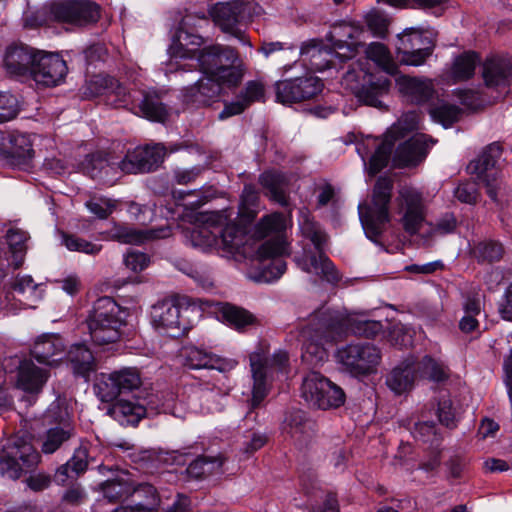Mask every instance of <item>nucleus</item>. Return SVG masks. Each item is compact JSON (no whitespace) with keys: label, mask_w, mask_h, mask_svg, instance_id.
Listing matches in <instances>:
<instances>
[{"label":"nucleus","mask_w":512,"mask_h":512,"mask_svg":"<svg viewBox=\"0 0 512 512\" xmlns=\"http://www.w3.org/2000/svg\"><path fill=\"white\" fill-rule=\"evenodd\" d=\"M40 454L32 444L21 437L9 439L0 456V473L10 479H18L23 472L35 468Z\"/></svg>","instance_id":"obj_10"},{"label":"nucleus","mask_w":512,"mask_h":512,"mask_svg":"<svg viewBox=\"0 0 512 512\" xmlns=\"http://www.w3.org/2000/svg\"><path fill=\"white\" fill-rule=\"evenodd\" d=\"M479 63L478 55L474 52H465L455 58L451 74L454 82L468 80L474 75Z\"/></svg>","instance_id":"obj_51"},{"label":"nucleus","mask_w":512,"mask_h":512,"mask_svg":"<svg viewBox=\"0 0 512 512\" xmlns=\"http://www.w3.org/2000/svg\"><path fill=\"white\" fill-rule=\"evenodd\" d=\"M314 426L313 421L308 419L303 411L296 410L286 416L282 431L295 445L302 448L312 441Z\"/></svg>","instance_id":"obj_31"},{"label":"nucleus","mask_w":512,"mask_h":512,"mask_svg":"<svg viewBox=\"0 0 512 512\" xmlns=\"http://www.w3.org/2000/svg\"><path fill=\"white\" fill-rule=\"evenodd\" d=\"M223 86H226L224 81L217 77L203 75L194 85L185 89L184 102L196 106L209 105L220 95Z\"/></svg>","instance_id":"obj_29"},{"label":"nucleus","mask_w":512,"mask_h":512,"mask_svg":"<svg viewBox=\"0 0 512 512\" xmlns=\"http://www.w3.org/2000/svg\"><path fill=\"white\" fill-rule=\"evenodd\" d=\"M115 79L105 75H94L86 83L85 95L89 97L105 96L107 100L109 90L114 89Z\"/></svg>","instance_id":"obj_57"},{"label":"nucleus","mask_w":512,"mask_h":512,"mask_svg":"<svg viewBox=\"0 0 512 512\" xmlns=\"http://www.w3.org/2000/svg\"><path fill=\"white\" fill-rule=\"evenodd\" d=\"M192 311L175 299H166L152 307V324L157 330L176 337L191 327L188 314Z\"/></svg>","instance_id":"obj_12"},{"label":"nucleus","mask_w":512,"mask_h":512,"mask_svg":"<svg viewBox=\"0 0 512 512\" xmlns=\"http://www.w3.org/2000/svg\"><path fill=\"white\" fill-rule=\"evenodd\" d=\"M336 362L353 376H367L377 372L382 360L381 350L368 342L344 345L336 350Z\"/></svg>","instance_id":"obj_9"},{"label":"nucleus","mask_w":512,"mask_h":512,"mask_svg":"<svg viewBox=\"0 0 512 512\" xmlns=\"http://www.w3.org/2000/svg\"><path fill=\"white\" fill-rule=\"evenodd\" d=\"M226 212H207L200 216L202 225L195 226L192 230L186 232V238L193 247L202 251H209L213 248L219 250V238L217 229L222 228L226 223Z\"/></svg>","instance_id":"obj_18"},{"label":"nucleus","mask_w":512,"mask_h":512,"mask_svg":"<svg viewBox=\"0 0 512 512\" xmlns=\"http://www.w3.org/2000/svg\"><path fill=\"white\" fill-rule=\"evenodd\" d=\"M65 352L64 340L58 334L39 336L31 350L33 357L40 363L52 365L62 359Z\"/></svg>","instance_id":"obj_32"},{"label":"nucleus","mask_w":512,"mask_h":512,"mask_svg":"<svg viewBox=\"0 0 512 512\" xmlns=\"http://www.w3.org/2000/svg\"><path fill=\"white\" fill-rule=\"evenodd\" d=\"M180 356L183 364L190 369H217L225 368L224 361L206 349L194 345L184 346L181 349Z\"/></svg>","instance_id":"obj_36"},{"label":"nucleus","mask_w":512,"mask_h":512,"mask_svg":"<svg viewBox=\"0 0 512 512\" xmlns=\"http://www.w3.org/2000/svg\"><path fill=\"white\" fill-rule=\"evenodd\" d=\"M119 165L120 162H115L110 154L101 151L89 155L83 169L91 178L113 184L123 174Z\"/></svg>","instance_id":"obj_28"},{"label":"nucleus","mask_w":512,"mask_h":512,"mask_svg":"<svg viewBox=\"0 0 512 512\" xmlns=\"http://www.w3.org/2000/svg\"><path fill=\"white\" fill-rule=\"evenodd\" d=\"M398 41L397 51L401 55L400 60L412 66L422 65L432 54L435 46L433 32H421L414 28L405 30Z\"/></svg>","instance_id":"obj_15"},{"label":"nucleus","mask_w":512,"mask_h":512,"mask_svg":"<svg viewBox=\"0 0 512 512\" xmlns=\"http://www.w3.org/2000/svg\"><path fill=\"white\" fill-rule=\"evenodd\" d=\"M108 413L122 425H135L145 416L146 409L132 401L118 400L109 408Z\"/></svg>","instance_id":"obj_44"},{"label":"nucleus","mask_w":512,"mask_h":512,"mask_svg":"<svg viewBox=\"0 0 512 512\" xmlns=\"http://www.w3.org/2000/svg\"><path fill=\"white\" fill-rule=\"evenodd\" d=\"M139 110L142 116L151 121L165 122L169 116L168 109L156 94H145L139 104Z\"/></svg>","instance_id":"obj_50"},{"label":"nucleus","mask_w":512,"mask_h":512,"mask_svg":"<svg viewBox=\"0 0 512 512\" xmlns=\"http://www.w3.org/2000/svg\"><path fill=\"white\" fill-rule=\"evenodd\" d=\"M222 465L223 459L221 457L202 456L189 464L187 473L190 477L199 479L220 472Z\"/></svg>","instance_id":"obj_52"},{"label":"nucleus","mask_w":512,"mask_h":512,"mask_svg":"<svg viewBox=\"0 0 512 512\" xmlns=\"http://www.w3.org/2000/svg\"><path fill=\"white\" fill-rule=\"evenodd\" d=\"M220 212L227 213V220L226 223H223L222 228L217 229L219 250L228 254L236 253L245 243V229L232 219L233 212L231 210L225 209Z\"/></svg>","instance_id":"obj_34"},{"label":"nucleus","mask_w":512,"mask_h":512,"mask_svg":"<svg viewBox=\"0 0 512 512\" xmlns=\"http://www.w3.org/2000/svg\"><path fill=\"white\" fill-rule=\"evenodd\" d=\"M396 85L402 97L415 104L429 101L436 92L433 80L426 77L402 75L396 79Z\"/></svg>","instance_id":"obj_27"},{"label":"nucleus","mask_w":512,"mask_h":512,"mask_svg":"<svg viewBox=\"0 0 512 512\" xmlns=\"http://www.w3.org/2000/svg\"><path fill=\"white\" fill-rule=\"evenodd\" d=\"M416 378L413 361L406 360L393 369L387 377L386 383L394 393L402 394L412 388Z\"/></svg>","instance_id":"obj_45"},{"label":"nucleus","mask_w":512,"mask_h":512,"mask_svg":"<svg viewBox=\"0 0 512 512\" xmlns=\"http://www.w3.org/2000/svg\"><path fill=\"white\" fill-rule=\"evenodd\" d=\"M392 189V181L381 177L374 186L372 204L369 206L359 205V215L363 229L366 236L372 241L376 242L377 237L389 222L388 206Z\"/></svg>","instance_id":"obj_7"},{"label":"nucleus","mask_w":512,"mask_h":512,"mask_svg":"<svg viewBox=\"0 0 512 512\" xmlns=\"http://www.w3.org/2000/svg\"><path fill=\"white\" fill-rule=\"evenodd\" d=\"M120 308L110 297H101L94 303L86 322L92 341L99 346L117 342L122 336L124 322Z\"/></svg>","instance_id":"obj_6"},{"label":"nucleus","mask_w":512,"mask_h":512,"mask_svg":"<svg viewBox=\"0 0 512 512\" xmlns=\"http://www.w3.org/2000/svg\"><path fill=\"white\" fill-rule=\"evenodd\" d=\"M416 376L419 378H427L435 382H442L449 377V370L443 362L424 356L420 361H413Z\"/></svg>","instance_id":"obj_46"},{"label":"nucleus","mask_w":512,"mask_h":512,"mask_svg":"<svg viewBox=\"0 0 512 512\" xmlns=\"http://www.w3.org/2000/svg\"><path fill=\"white\" fill-rule=\"evenodd\" d=\"M2 152L15 159L18 164L24 163L33 156L31 140L22 133H8L2 137Z\"/></svg>","instance_id":"obj_38"},{"label":"nucleus","mask_w":512,"mask_h":512,"mask_svg":"<svg viewBox=\"0 0 512 512\" xmlns=\"http://www.w3.org/2000/svg\"><path fill=\"white\" fill-rule=\"evenodd\" d=\"M166 151L163 145L137 147L128 152L120 161L119 168L124 174L150 172L162 163Z\"/></svg>","instance_id":"obj_21"},{"label":"nucleus","mask_w":512,"mask_h":512,"mask_svg":"<svg viewBox=\"0 0 512 512\" xmlns=\"http://www.w3.org/2000/svg\"><path fill=\"white\" fill-rule=\"evenodd\" d=\"M46 417L53 419L57 425L42 436L41 450L45 454H52L74 435V427L68 411L60 409L59 405H52Z\"/></svg>","instance_id":"obj_19"},{"label":"nucleus","mask_w":512,"mask_h":512,"mask_svg":"<svg viewBox=\"0 0 512 512\" xmlns=\"http://www.w3.org/2000/svg\"><path fill=\"white\" fill-rule=\"evenodd\" d=\"M300 227L304 237L311 241L314 249L304 248L302 256L295 258L299 268L306 273L318 275L328 282H337L339 275L324 252L327 235L316 222L307 216H304Z\"/></svg>","instance_id":"obj_4"},{"label":"nucleus","mask_w":512,"mask_h":512,"mask_svg":"<svg viewBox=\"0 0 512 512\" xmlns=\"http://www.w3.org/2000/svg\"><path fill=\"white\" fill-rule=\"evenodd\" d=\"M340 316L341 322L344 324L345 336L348 331L353 334L365 338H375L384 331L383 324L380 321L368 320L363 313H350L342 315L338 311H331Z\"/></svg>","instance_id":"obj_37"},{"label":"nucleus","mask_w":512,"mask_h":512,"mask_svg":"<svg viewBox=\"0 0 512 512\" xmlns=\"http://www.w3.org/2000/svg\"><path fill=\"white\" fill-rule=\"evenodd\" d=\"M86 207L99 219H106L116 208V201L108 198H92L86 202Z\"/></svg>","instance_id":"obj_60"},{"label":"nucleus","mask_w":512,"mask_h":512,"mask_svg":"<svg viewBox=\"0 0 512 512\" xmlns=\"http://www.w3.org/2000/svg\"><path fill=\"white\" fill-rule=\"evenodd\" d=\"M14 290L18 295L22 296L20 301L24 302V305L34 308L43 296V289L41 285L36 284L31 276L24 275L20 276L15 280Z\"/></svg>","instance_id":"obj_48"},{"label":"nucleus","mask_w":512,"mask_h":512,"mask_svg":"<svg viewBox=\"0 0 512 512\" xmlns=\"http://www.w3.org/2000/svg\"><path fill=\"white\" fill-rule=\"evenodd\" d=\"M390 87V81L385 76H368L366 83L358 89L355 96L359 101L373 107H381L380 97L386 94Z\"/></svg>","instance_id":"obj_42"},{"label":"nucleus","mask_w":512,"mask_h":512,"mask_svg":"<svg viewBox=\"0 0 512 512\" xmlns=\"http://www.w3.org/2000/svg\"><path fill=\"white\" fill-rule=\"evenodd\" d=\"M501 154V146L498 143H492L483 150L474 162L477 177L483 183L486 193L493 201H497L498 196L505 189L498 166Z\"/></svg>","instance_id":"obj_14"},{"label":"nucleus","mask_w":512,"mask_h":512,"mask_svg":"<svg viewBox=\"0 0 512 512\" xmlns=\"http://www.w3.org/2000/svg\"><path fill=\"white\" fill-rule=\"evenodd\" d=\"M414 126V122L405 125L404 120H399L386 132L381 144L377 146L376 151L370 158L368 172L371 175L377 174L387 165L395 141L403 138L405 132L413 129Z\"/></svg>","instance_id":"obj_25"},{"label":"nucleus","mask_w":512,"mask_h":512,"mask_svg":"<svg viewBox=\"0 0 512 512\" xmlns=\"http://www.w3.org/2000/svg\"><path fill=\"white\" fill-rule=\"evenodd\" d=\"M67 356L76 374L87 377L94 370L93 354L85 345H73Z\"/></svg>","instance_id":"obj_47"},{"label":"nucleus","mask_w":512,"mask_h":512,"mask_svg":"<svg viewBox=\"0 0 512 512\" xmlns=\"http://www.w3.org/2000/svg\"><path fill=\"white\" fill-rule=\"evenodd\" d=\"M511 75L512 62L508 58L492 57L484 63L482 76L488 87L507 84Z\"/></svg>","instance_id":"obj_40"},{"label":"nucleus","mask_w":512,"mask_h":512,"mask_svg":"<svg viewBox=\"0 0 512 512\" xmlns=\"http://www.w3.org/2000/svg\"><path fill=\"white\" fill-rule=\"evenodd\" d=\"M220 395V390L215 389V387L208 388V389H199L196 392L197 398L202 401L201 403V411L202 412H213L218 409V405L216 403V400L218 396Z\"/></svg>","instance_id":"obj_62"},{"label":"nucleus","mask_w":512,"mask_h":512,"mask_svg":"<svg viewBox=\"0 0 512 512\" xmlns=\"http://www.w3.org/2000/svg\"><path fill=\"white\" fill-rule=\"evenodd\" d=\"M16 97L7 92H0V123L10 121L18 114Z\"/></svg>","instance_id":"obj_59"},{"label":"nucleus","mask_w":512,"mask_h":512,"mask_svg":"<svg viewBox=\"0 0 512 512\" xmlns=\"http://www.w3.org/2000/svg\"><path fill=\"white\" fill-rule=\"evenodd\" d=\"M249 360L253 380L249 405L255 409L268 395L274 376L285 373L288 355L279 350L270 356L268 350L260 346L250 354Z\"/></svg>","instance_id":"obj_5"},{"label":"nucleus","mask_w":512,"mask_h":512,"mask_svg":"<svg viewBox=\"0 0 512 512\" xmlns=\"http://www.w3.org/2000/svg\"><path fill=\"white\" fill-rule=\"evenodd\" d=\"M265 88L261 81H248L236 100L225 103L224 109L219 113V119L239 115L255 102L264 101Z\"/></svg>","instance_id":"obj_30"},{"label":"nucleus","mask_w":512,"mask_h":512,"mask_svg":"<svg viewBox=\"0 0 512 512\" xmlns=\"http://www.w3.org/2000/svg\"><path fill=\"white\" fill-rule=\"evenodd\" d=\"M286 219L281 213H272L263 217L255 227V234L259 238L273 236L264 242L257 250L260 260L272 259L271 263L263 266L255 278L258 282L270 283L279 279L286 271V262L280 258L288 254V244L283 236L286 229Z\"/></svg>","instance_id":"obj_3"},{"label":"nucleus","mask_w":512,"mask_h":512,"mask_svg":"<svg viewBox=\"0 0 512 512\" xmlns=\"http://www.w3.org/2000/svg\"><path fill=\"white\" fill-rule=\"evenodd\" d=\"M434 142L424 134H416L400 144L393 157L396 167L414 166L421 162Z\"/></svg>","instance_id":"obj_26"},{"label":"nucleus","mask_w":512,"mask_h":512,"mask_svg":"<svg viewBox=\"0 0 512 512\" xmlns=\"http://www.w3.org/2000/svg\"><path fill=\"white\" fill-rule=\"evenodd\" d=\"M188 18H184L178 32L177 40L169 47V54L174 59H192L197 58L200 71L203 75L217 77L224 81L226 87L237 86L242 78L243 71L234 66L238 58L237 52L230 47L214 45L202 50L189 49V44L200 46L202 38L198 35L190 34L184 30L187 26Z\"/></svg>","instance_id":"obj_1"},{"label":"nucleus","mask_w":512,"mask_h":512,"mask_svg":"<svg viewBox=\"0 0 512 512\" xmlns=\"http://www.w3.org/2000/svg\"><path fill=\"white\" fill-rule=\"evenodd\" d=\"M114 89L109 90V94L106 100V103L112 105L116 108L118 107H126L130 104V93L121 86L118 81L115 79Z\"/></svg>","instance_id":"obj_64"},{"label":"nucleus","mask_w":512,"mask_h":512,"mask_svg":"<svg viewBox=\"0 0 512 512\" xmlns=\"http://www.w3.org/2000/svg\"><path fill=\"white\" fill-rule=\"evenodd\" d=\"M221 315L228 325L239 331L254 322L252 314L245 309L232 305H225L221 309Z\"/></svg>","instance_id":"obj_54"},{"label":"nucleus","mask_w":512,"mask_h":512,"mask_svg":"<svg viewBox=\"0 0 512 512\" xmlns=\"http://www.w3.org/2000/svg\"><path fill=\"white\" fill-rule=\"evenodd\" d=\"M62 244L70 251L82 252L88 255H96L102 249L101 245L68 233H62Z\"/></svg>","instance_id":"obj_58"},{"label":"nucleus","mask_w":512,"mask_h":512,"mask_svg":"<svg viewBox=\"0 0 512 512\" xmlns=\"http://www.w3.org/2000/svg\"><path fill=\"white\" fill-rule=\"evenodd\" d=\"M38 14L51 20L77 27L96 23L100 18V7L89 0H57L46 4Z\"/></svg>","instance_id":"obj_8"},{"label":"nucleus","mask_w":512,"mask_h":512,"mask_svg":"<svg viewBox=\"0 0 512 512\" xmlns=\"http://www.w3.org/2000/svg\"><path fill=\"white\" fill-rule=\"evenodd\" d=\"M356 44H347L343 40H336L333 44L335 52L324 47L320 41L310 40L302 44L300 56L304 62H308L310 68L315 71H323L333 64L334 57L351 58L356 52Z\"/></svg>","instance_id":"obj_16"},{"label":"nucleus","mask_w":512,"mask_h":512,"mask_svg":"<svg viewBox=\"0 0 512 512\" xmlns=\"http://www.w3.org/2000/svg\"><path fill=\"white\" fill-rule=\"evenodd\" d=\"M47 380L46 372L31 361L21 362L18 368L17 386L25 392L37 393Z\"/></svg>","instance_id":"obj_41"},{"label":"nucleus","mask_w":512,"mask_h":512,"mask_svg":"<svg viewBox=\"0 0 512 512\" xmlns=\"http://www.w3.org/2000/svg\"><path fill=\"white\" fill-rule=\"evenodd\" d=\"M322 88V82L314 76L279 81L276 83V98L283 104L297 103L315 97Z\"/></svg>","instance_id":"obj_20"},{"label":"nucleus","mask_w":512,"mask_h":512,"mask_svg":"<svg viewBox=\"0 0 512 512\" xmlns=\"http://www.w3.org/2000/svg\"><path fill=\"white\" fill-rule=\"evenodd\" d=\"M111 239L124 244L140 245L149 240L161 239L170 236V229H135L124 225H115L109 232Z\"/></svg>","instance_id":"obj_35"},{"label":"nucleus","mask_w":512,"mask_h":512,"mask_svg":"<svg viewBox=\"0 0 512 512\" xmlns=\"http://www.w3.org/2000/svg\"><path fill=\"white\" fill-rule=\"evenodd\" d=\"M133 498L135 501L133 505L120 506L113 512H157L160 499L151 484H139Z\"/></svg>","instance_id":"obj_39"},{"label":"nucleus","mask_w":512,"mask_h":512,"mask_svg":"<svg viewBox=\"0 0 512 512\" xmlns=\"http://www.w3.org/2000/svg\"><path fill=\"white\" fill-rule=\"evenodd\" d=\"M367 59L372 60L388 73H393L395 64L392 61L389 51L381 43H372L366 49Z\"/></svg>","instance_id":"obj_56"},{"label":"nucleus","mask_w":512,"mask_h":512,"mask_svg":"<svg viewBox=\"0 0 512 512\" xmlns=\"http://www.w3.org/2000/svg\"><path fill=\"white\" fill-rule=\"evenodd\" d=\"M370 75L371 74H368L362 68H353L344 74L342 78V85L355 94L363 83H366V80Z\"/></svg>","instance_id":"obj_61"},{"label":"nucleus","mask_w":512,"mask_h":512,"mask_svg":"<svg viewBox=\"0 0 512 512\" xmlns=\"http://www.w3.org/2000/svg\"><path fill=\"white\" fill-rule=\"evenodd\" d=\"M66 74V62L58 54L38 50L30 79L37 84L52 87L60 84Z\"/></svg>","instance_id":"obj_22"},{"label":"nucleus","mask_w":512,"mask_h":512,"mask_svg":"<svg viewBox=\"0 0 512 512\" xmlns=\"http://www.w3.org/2000/svg\"><path fill=\"white\" fill-rule=\"evenodd\" d=\"M6 239L12 255V264L17 269L24 261L29 235L19 228H10L7 231Z\"/></svg>","instance_id":"obj_49"},{"label":"nucleus","mask_w":512,"mask_h":512,"mask_svg":"<svg viewBox=\"0 0 512 512\" xmlns=\"http://www.w3.org/2000/svg\"><path fill=\"white\" fill-rule=\"evenodd\" d=\"M259 183L265 190V195L281 206L289 203V177L277 170H268L259 176Z\"/></svg>","instance_id":"obj_33"},{"label":"nucleus","mask_w":512,"mask_h":512,"mask_svg":"<svg viewBox=\"0 0 512 512\" xmlns=\"http://www.w3.org/2000/svg\"><path fill=\"white\" fill-rule=\"evenodd\" d=\"M398 200L404 229L410 234L417 233L424 221V204L421 193L414 188L403 187L399 191Z\"/></svg>","instance_id":"obj_23"},{"label":"nucleus","mask_w":512,"mask_h":512,"mask_svg":"<svg viewBox=\"0 0 512 512\" xmlns=\"http://www.w3.org/2000/svg\"><path fill=\"white\" fill-rule=\"evenodd\" d=\"M138 489L128 473L122 472L115 478L102 484L104 497L110 502L121 500L124 497H134V491Z\"/></svg>","instance_id":"obj_43"},{"label":"nucleus","mask_w":512,"mask_h":512,"mask_svg":"<svg viewBox=\"0 0 512 512\" xmlns=\"http://www.w3.org/2000/svg\"><path fill=\"white\" fill-rule=\"evenodd\" d=\"M213 22L225 33H230L244 44L251 46L238 24L250 16V4L244 2L217 3L209 12Z\"/></svg>","instance_id":"obj_17"},{"label":"nucleus","mask_w":512,"mask_h":512,"mask_svg":"<svg viewBox=\"0 0 512 512\" xmlns=\"http://www.w3.org/2000/svg\"><path fill=\"white\" fill-rule=\"evenodd\" d=\"M142 384L135 368H123L109 374L102 373L94 384L97 397L103 402L115 400L120 394L132 392Z\"/></svg>","instance_id":"obj_13"},{"label":"nucleus","mask_w":512,"mask_h":512,"mask_svg":"<svg viewBox=\"0 0 512 512\" xmlns=\"http://www.w3.org/2000/svg\"><path fill=\"white\" fill-rule=\"evenodd\" d=\"M429 112L435 122L447 128L459 120L462 110L457 105L439 101L430 108Z\"/></svg>","instance_id":"obj_53"},{"label":"nucleus","mask_w":512,"mask_h":512,"mask_svg":"<svg viewBox=\"0 0 512 512\" xmlns=\"http://www.w3.org/2000/svg\"><path fill=\"white\" fill-rule=\"evenodd\" d=\"M301 391L310 406L323 410L337 408L345 401L341 387L314 371L304 378Z\"/></svg>","instance_id":"obj_11"},{"label":"nucleus","mask_w":512,"mask_h":512,"mask_svg":"<svg viewBox=\"0 0 512 512\" xmlns=\"http://www.w3.org/2000/svg\"><path fill=\"white\" fill-rule=\"evenodd\" d=\"M302 360L311 366H317L328 358L327 344H332L345 337L344 324L340 316L329 309L314 312L300 332Z\"/></svg>","instance_id":"obj_2"},{"label":"nucleus","mask_w":512,"mask_h":512,"mask_svg":"<svg viewBox=\"0 0 512 512\" xmlns=\"http://www.w3.org/2000/svg\"><path fill=\"white\" fill-rule=\"evenodd\" d=\"M88 446L80 445L75 451L72 458L68 461L71 466V472L78 476L83 473L88 465Z\"/></svg>","instance_id":"obj_63"},{"label":"nucleus","mask_w":512,"mask_h":512,"mask_svg":"<svg viewBox=\"0 0 512 512\" xmlns=\"http://www.w3.org/2000/svg\"><path fill=\"white\" fill-rule=\"evenodd\" d=\"M472 253L479 261L494 262L502 258L504 249L501 243L486 240L475 245Z\"/></svg>","instance_id":"obj_55"},{"label":"nucleus","mask_w":512,"mask_h":512,"mask_svg":"<svg viewBox=\"0 0 512 512\" xmlns=\"http://www.w3.org/2000/svg\"><path fill=\"white\" fill-rule=\"evenodd\" d=\"M38 50L27 45L9 46L4 55V68L15 78L30 79Z\"/></svg>","instance_id":"obj_24"}]
</instances>
